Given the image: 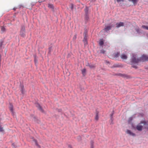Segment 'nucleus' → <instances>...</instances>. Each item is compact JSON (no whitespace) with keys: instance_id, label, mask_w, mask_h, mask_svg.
<instances>
[{"instance_id":"9b49d317","label":"nucleus","mask_w":148,"mask_h":148,"mask_svg":"<svg viewBox=\"0 0 148 148\" xmlns=\"http://www.w3.org/2000/svg\"><path fill=\"white\" fill-rule=\"evenodd\" d=\"M99 44L100 46H102L103 44L104 41L102 39L99 40Z\"/></svg>"},{"instance_id":"9d476101","label":"nucleus","mask_w":148,"mask_h":148,"mask_svg":"<svg viewBox=\"0 0 148 148\" xmlns=\"http://www.w3.org/2000/svg\"><path fill=\"white\" fill-rule=\"evenodd\" d=\"M132 2L134 5L136 4L139 0H128Z\"/></svg>"},{"instance_id":"393cba45","label":"nucleus","mask_w":148,"mask_h":148,"mask_svg":"<svg viewBox=\"0 0 148 148\" xmlns=\"http://www.w3.org/2000/svg\"><path fill=\"white\" fill-rule=\"evenodd\" d=\"M34 61L35 63L37 62V60L36 59L35 56L34 57Z\"/></svg>"},{"instance_id":"4c0bfd02","label":"nucleus","mask_w":148,"mask_h":148,"mask_svg":"<svg viewBox=\"0 0 148 148\" xmlns=\"http://www.w3.org/2000/svg\"><path fill=\"white\" fill-rule=\"evenodd\" d=\"M147 36L148 37V34H147Z\"/></svg>"},{"instance_id":"f03ea898","label":"nucleus","mask_w":148,"mask_h":148,"mask_svg":"<svg viewBox=\"0 0 148 148\" xmlns=\"http://www.w3.org/2000/svg\"><path fill=\"white\" fill-rule=\"evenodd\" d=\"M140 58L138 59L136 58L134 55H133L131 61V64L133 65L134 64H136L138 63L140 61ZM132 66L135 68H137V66H136L133 65Z\"/></svg>"},{"instance_id":"dca6fc26","label":"nucleus","mask_w":148,"mask_h":148,"mask_svg":"<svg viewBox=\"0 0 148 148\" xmlns=\"http://www.w3.org/2000/svg\"><path fill=\"white\" fill-rule=\"evenodd\" d=\"M1 31L2 32V33H3L5 31V28L3 26H1Z\"/></svg>"},{"instance_id":"20e7f679","label":"nucleus","mask_w":148,"mask_h":148,"mask_svg":"<svg viewBox=\"0 0 148 148\" xmlns=\"http://www.w3.org/2000/svg\"><path fill=\"white\" fill-rule=\"evenodd\" d=\"M115 25L114 24H112L111 25H109L106 27L104 29L106 32H107L108 31L111 29V28L112 27H114Z\"/></svg>"},{"instance_id":"5701e85b","label":"nucleus","mask_w":148,"mask_h":148,"mask_svg":"<svg viewBox=\"0 0 148 148\" xmlns=\"http://www.w3.org/2000/svg\"><path fill=\"white\" fill-rule=\"evenodd\" d=\"M105 52V51L103 50H101L100 51L101 53H102L103 54Z\"/></svg>"},{"instance_id":"7ed1b4c3","label":"nucleus","mask_w":148,"mask_h":148,"mask_svg":"<svg viewBox=\"0 0 148 148\" xmlns=\"http://www.w3.org/2000/svg\"><path fill=\"white\" fill-rule=\"evenodd\" d=\"M140 61L144 62L148 61V56L143 54L140 58Z\"/></svg>"},{"instance_id":"6ab92c4d","label":"nucleus","mask_w":148,"mask_h":148,"mask_svg":"<svg viewBox=\"0 0 148 148\" xmlns=\"http://www.w3.org/2000/svg\"><path fill=\"white\" fill-rule=\"evenodd\" d=\"M82 73L84 75L86 72V69H84L82 70Z\"/></svg>"},{"instance_id":"72a5a7b5","label":"nucleus","mask_w":148,"mask_h":148,"mask_svg":"<svg viewBox=\"0 0 148 148\" xmlns=\"http://www.w3.org/2000/svg\"><path fill=\"white\" fill-rule=\"evenodd\" d=\"M88 64L86 65V66H88Z\"/></svg>"},{"instance_id":"1a4fd4ad","label":"nucleus","mask_w":148,"mask_h":148,"mask_svg":"<svg viewBox=\"0 0 148 148\" xmlns=\"http://www.w3.org/2000/svg\"><path fill=\"white\" fill-rule=\"evenodd\" d=\"M25 26L24 25H21V26L20 31L26 32Z\"/></svg>"},{"instance_id":"aec40b11","label":"nucleus","mask_w":148,"mask_h":148,"mask_svg":"<svg viewBox=\"0 0 148 148\" xmlns=\"http://www.w3.org/2000/svg\"><path fill=\"white\" fill-rule=\"evenodd\" d=\"M38 108L39 110H40L42 112H43V110L42 109V108L39 105V106L38 107Z\"/></svg>"},{"instance_id":"423d86ee","label":"nucleus","mask_w":148,"mask_h":148,"mask_svg":"<svg viewBox=\"0 0 148 148\" xmlns=\"http://www.w3.org/2000/svg\"><path fill=\"white\" fill-rule=\"evenodd\" d=\"M121 57L123 60H125L127 58V57L126 54L122 53L121 56Z\"/></svg>"},{"instance_id":"cd10ccee","label":"nucleus","mask_w":148,"mask_h":148,"mask_svg":"<svg viewBox=\"0 0 148 148\" xmlns=\"http://www.w3.org/2000/svg\"><path fill=\"white\" fill-rule=\"evenodd\" d=\"M46 0H39L38 2L40 3Z\"/></svg>"},{"instance_id":"f8f14e48","label":"nucleus","mask_w":148,"mask_h":148,"mask_svg":"<svg viewBox=\"0 0 148 148\" xmlns=\"http://www.w3.org/2000/svg\"><path fill=\"white\" fill-rule=\"evenodd\" d=\"M21 91L22 94H24L25 92V90L24 89V86H21Z\"/></svg>"},{"instance_id":"4468645a","label":"nucleus","mask_w":148,"mask_h":148,"mask_svg":"<svg viewBox=\"0 0 148 148\" xmlns=\"http://www.w3.org/2000/svg\"><path fill=\"white\" fill-rule=\"evenodd\" d=\"M9 108L10 111L13 113V106L12 105H10Z\"/></svg>"},{"instance_id":"a211bd4d","label":"nucleus","mask_w":148,"mask_h":148,"mask_svg":"<svg viewBox=\"0 0 148 148\" xmlns=\"http://www.w3.org/2000/svg\"><path fill=\"white\" fill-rule=\"evenodd\" d=\"M119 53H118V52L117 53H116L114 55L115 58H117L119 57Z\"/></svg>"},{"instance_id":"6e6552de","label":"nucleus","mask_w":148,"mask_h":148,"mask_svg":"<svg viewBox=\"0 0 148 148\" xmlns=\"http://www.w3.org/2000/svg\"><path fill=\"white\" fill-rule=\"evenodd\" d=\"M126 132L127 134H128L132 136H134L135 135V134L134 133H132L129 130H127Z\"/></svg>"},{"instance_id":"7c9ffc66","label":"nucleus","mask_w":148,"mask_h":148,"mask_svg":"<svg viewBox=\"0 0 148 148\" xmlns=\"http://www.w3.org/2000/svg\"><path fill=\"white\" fill-rule=\"evenodd\" d=\"M35 144L38 147H39V145L36 142Z\"/></svg>"},{"instance_id":"a878e982","label":"nucleus","mask_w":148,"mask_h":148,"mask_svg":"<svg viewBox=\"0 0 148 148\" xmlns=\"http://www.w3.org/2000/svg\"><path fill=\"white\" fill-rule=\"evenodd\" d=\"M70 8L72 9L73 10V5L72 4H71L70 6Z\"/></svg>"},{"instance_id":"412c9836","label":"nucleus","mask_w":148,"mask_h":148,"mask_svg":"<svg viewBox=\"0 0 148 148\" xmlns=\"http://www.w3.org/2000/svg\"><path fill=\"white\" fill-rule=\"evenodd\" d=\"M88 66L91 68H92L95 67V66L94 65H89V64H88Z\"/></svg>"},{"instance_id":"ddd939ff","label":"nucleus","mask_w":148,"mask_h":148,"mask_svg":"<svg viewBox=\"0 0 148 148\" xmlns=\"http://www.w3.org/2000/svg\"><path fill=\"white\" fill-rule=\"evenodd\" d=\"M83 41L84 43V44L85 45L86 44H87L86 37V36H84Z\"/></svg>"},{"instance_id":"2eb2a0df","label":"nucleus","mask_w":148,"mask_h":148,"mask_svg":"<svg viewBox=\"0 0 148 148\" xmlns=\"http://www.w3.org/2000/svg\"><path fill=\"white\" fill-rule=\"evenodd\" d=\"M48 7L50 8L53 9V4H49L48 5Z\"/></svg>"},{"instance_id":"b1692460","label":"nucleus","mask_w":148,"mask_h":148,"mask_svg":"<svg viewBox=\"0 0 148 148\" xmlns=\"http://www.w3.org/2000/svg\"><path fill=\"white\" fill-rule=\"evenodd\" d=\"M88 9L87 8H86L85 9V11L86 13H87L88 11Z\"/></svg>"},{"instance_id":"f257e3e1","label":"nucleus","mask_w":148,"mask_h":148,"mask_svg":"<svg viewBox=\"0 0 148 148\" xmlns=\"http://www.w3.org/2000/svg\"><path fill=\"white\" fill-rule=\"evenodd\" d=\"M136 129L139 131L142 130L143 129H148V125L146 124V121H141L138 123L136 127Z\"/></svg>"},{"instance_id":"2f4dec72","label":"nucleus","mask_w":148,"mask_h":148,"mask_svg":"<svg viewBox=\"0 0 148 148\" xmlns=\"http://www.w3.org/2000/svg\"><path fill=\"white\" fill-rule=\"evenodd\" d=\"M136 31L138 32L139 31V29H137L136 30Z\"/></svg>"},{"instance_id":"c756f323","label":"nucleus","mask_w":148,"mask_h":148,"mask_svg":"<svg viewBox=\"0 0 148 148\" xmlns=\"http://www.w3.org/2000/svg\"><path fill=\"white\" fill-rule=\"evenodd\" d=\"M3 44V42H0V47H1L2 46V45Z\"/></svg>"},{"instance_id":"f704fd0d","label":"nucleus","mask_w":148,"mask_h":148,"mask_svg":"<svg viewBox=\"0 0 148 148\" xmlns=\"http://www.w3.org/2000/svg\"><path fill=\"white\" fill-rule=\"evenodd\" d=\"M75 36V38H76V36Z\"/></svg>"},{"instance_id":"0eeeda50","label":"nucleus","mask_w":148,"mask_h":148,"mask_svg":"<svg viewBox=\"0 0 148 148\" xmlns=\"http://www.w3.org/2000/svg\"><path fill=\"white\" fill-rule=\"evenodd\" d=\"M26 32L25 31H20V35L21 37L24 38L26 36Z\"/></svg>"},{"instance_id":"f3484780","label":"nucleus","mask_w":148,"mask_h":148,"mask_svg":"<svg viewBox=\"0 0 148 148\" xmlns=\"http://www.w3.org/2000/svg\"><path fill=\"white\" fill-rule=\"evenodd\" d=\"M142 27L145 29L148 30V27L146 26L145 25H143L142 26Z\"/></svg>"},{"instance_id":"c9c22d12","label":"nucleus","mask_w":148,"mask_h":148,"mask_svg":"<svg viewBox=\"0 0 148 148\" xmlns=\"http://www.w3.org/2000/svg\"><path fill=\"white\" fill-rule=\"evenodd\" d=\"M61 110H60L59 111V112H60V111H61Z\"/></svg>"},{"instance_id":"e433bc0d","label":"nucleus","mask_w":148,"mask_h":148,"mask_svg":"<svg viewBox=\"0 0 148 148\" xmlns=\"http://www.w3.org/2000/svg\"><path fill=\"white\" fill-rule=\"evenodd\" d=\"M92 146V145L91 146Z\"/></svg>"},{"instance_id":"39448f33","label":"nucleus","mask_w":148,"mask_h":148,"mask_svg":"<svg viewBox=\"0 0 148 148\" xmlns=\"http://www.w3.org/2000/svg\"><path fill=\"white\" fill-rule=\"evenodd\" d=\"M116 25H117L116 27L119 28L121 26H123L124 25V23L122 22H120L119 23H117Z\"/></svg>"},{"instance_id":"c85d7f7f","label":"nucleus","mask_w":148,"mask_h":148,"mask_svg":"<svg viewBox=\"0 0 148 148\" xmlns=\"http://www.w3.org/2000/svg\"><path fill=\"white\" fill-rule=\"evenodd\" d=\"M124 0H116L117 2H119L121 1H123Z\"/></svg>"},{"instance_id":"4be33fe9","label":"nucleus","mask_w":148,"mask_h":148,"mask_svg":"<svg viewBox=\"0 0 148 148\" xmlns=\"http://www.w3.org/2000/svg\"><path fill=\"white\" fill-rule=\"evenodd\" d=\"M98 119H99L98 114V113H97L96 115V116L95 117V119L96 120H98Z\"/></svg>"},{"instance_id":"473e14b6","label":"nucleus","mask_w":148,"mask_h":148,"mask_svg":"<svg viewBox=\"0 0 148 148\" xmlns=\"http://www.w3.org/2000/svg\"><path fill=\"white\" fill-rule=\"evenodd\" d=\"M69 148H71V146H69Z\"/></svg>"},{"instance_id":"bb28decb","label":"nucleus","mask_w":148,"mask_h":148,"mask_svg":"<svg viewBox=\"0 0 148 148\" xmlns=\"http://www.w3.org/2000/svg\"><path fill=\"white\" fill-rule=\"evenodd\" d=\"M3 131V128L1 127V126L0 125V132H2Z\"/></svg>"}]
</instances>
